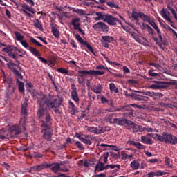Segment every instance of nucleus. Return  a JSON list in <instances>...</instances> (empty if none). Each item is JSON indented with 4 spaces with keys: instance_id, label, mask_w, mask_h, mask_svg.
Returning a JSON list of instances; mask_svg holds the SVG:
<instances>
[{
    "instance_id": "obj_1",
    "label": "nucleus",
    "mask_w": 177,
    "mask_h": 177,
    "mask_svg": "<svg viewBox=\"0 0 177 177\" xmlns=\"http://www.w3.org/2000/svg\"><path fill=\"white\" fill-rule=\"evenodd\" d=\"M45 100V95H42V97L37 99V116L39 120H41V133H43V138L47 140V142H52L53 131L50 128L52 125V116L50 113L48 111V105L44 102Z\"/></svg>"
},
{
    "instance_id": "obj_2",
    "label": "nucleus",
    "mask_w": 177,
    "mask_h": 177,
    "mask_svg": "<svg viewBox=\"0 0 177 177\" xmlns=\"http://www.w3.org/2000/svg\"><path fill=\"white\" fill-rule=\"evenodd\" d=\"M129 91L131 92H135L136 93H132L131 94H129L128 93V91H124V95L127 97L134 99L136 102H149V100H150L149 97H152V99L155 100L156 99H160L164 96V94L154 91H139L132 90L131 88H129ZM136 93H141L143 95Z\"/></svg>"
},
{
    "instance_id": "obj_3",
    "label": "nucleus",
    "mask_w": 177,
    "mask_h": 177,
    "mask_svg": "<svg viewBox=\"0 0 177 177\" xmlns=\"http://www.w3.org/2000/svg\"><path fill=\"white\" fill-rule=\"evenodd\" d=\"M44 102L46 104L47 107L54 110V112L56 114H61L59 107H60V106H62V103H63V99L62 97L58 96L57 97L54 98H46V95H45Z\"/></svg>"
},
{
    "instance_id": "obj_4",
    "label": "nucleus",
    "mask_w": 177,
    "mask_h": 177,
    "mask_svg": "<svg viewBox=\"0 0 177 177\" xmlns=\"http://www.w3.org/2000/svg\"><path fill=\"white\" fill-rule=\"evenodd\" d=\"M2 52H4V53H7L9 57L14 59V60H15V62H17V64H19L20 62L18 60L19 57H17V52L21 53V51L19 50L17 47L15 46L8 45L6 48H3L2 49Z\"/></svg>"
},
{
    "instance_id": "obj_5",
    "label": "nucleus",
    "mask_w": 177,
    "mask_h": 177,
    "mask_svg": "<svg viewBox=\"0 0 177 177\" xmlns=\"http://www.w3.org/2000/svg\"><path fill=\"white\" fill-rule=\"evenodd\" d=\"M28 104L27 102H24L21 104V119L19 120V126L23 128L24 131H26V121L27 120V117L28 115V113L27 112V106Z\"/></svg>"
},
{
    "instance_id": "obj_6",
    "label": "nucleus",
    "mask_w": 177,
    "mask_h": 177,
    "mask_svg": "<svg viewBox=\"0 0 177 177\" xmlns=\"http://www.w3.org/2000/svg\"><path fill=\"white\" fill-rule=\"evenodd\" d=\"M172 137V134L167 132H163L162 136L160 134H155L154 139H156L158 142H165V143H167L171 145V139Z\"/></svg>"
},
{
    "instance_id": "obj_7",
    "label": "nucleus",
    "mask_w": 177,
    "mask_h": 177,
    "mask_svg": "<svg viewBox=\"0 0 177 177\" xmlns=\"http://www.w3.org/2000/svg\"><path fill=\"white\" fill-rule=\"evenodd\" d=\"M93 28L95 31H100V32H104L107 34L109 32V26L103 22H97L93 26Z\"/></svg>"
},
{
    "instance_id": "obj_8",
    "label": "nucleus",
    "mask_w": 177,
    "mask_h": 177,
    "mask_svg": "<svg viewBox=\"0 0 177 177\" xmlns=\"http://www.w3.org/2000/svg\"><path fill=\"white\" fill-rule=\"evenodd\" d=\"M85 127L87 129V131L88 132H91V133H95V135H100L102 133H104L107 129L106 127H89V126H85Z\"/></svg>"
},
{
    "instance_id": "obj_9",
    "label": "nucleus",
    "mask_w": 177,
    "mask_h": 177,
    "mask_svg": "<svg viewBox=\"0 0 177 177\" xmlns=\"http://www.w3.org/2000/svg\"><path fill=\"white\" fill-rule=\"evenodd\" d=\"M81 19L78 17L73 18L71 22V24L74 28V30L79 31V32H81L82 35H85V32H84V30L81 28Z\"/></svg>"
},
{
    "instance_id": "obj_10",
    "label": "nucleus",
    "mask_w": 177,
    "mask_h": 177,
    "mask_svg": "<svg viewBox=\"0 0 177 177\" xmlns=\"http://www.w3.org/2000/svg\"><path fill=\"white\" fill-rule=\"evenodd\" d=\"M104 21L108 23L109 26H117V23H119V24H122L121 20L118 19V18L114 17L109 14H106V17Z\"/></svg>"
},
{
    "instance_id": "obj_11",
    "label": "nucleus",
    "mask_w": 177,
    "mask_h": 177,
    "mask_svg": "<svg viewBox=\"0 0 177 177\" xmlns=\"http://www.w3.org/2000/svg\"><path fill=\"white\" fill-rule=\"evenodd\" d=\"M75 38L78 41V42H80V44H81L84 46H86V48L88 49V50H89V52L93 53V55H95V51L93 50V48L89 45V43H88V41L84 40L82 37H81V36H80V35L78 34L75 35Z\"/></svg>"
},
{
    "instance_id": "obj_12",
    "label": "nucleus",
    "mask_w": 177,
    "mask_h": 177,
    "mask_svg": "<svg viewBox=\"0 0 177 177\" xmlns=\"http://www.w3.org/2000/svg\"><path fill=\"white\" fill-rule=\"evenodd\" d=\"M113 125H119V127H124V125H128V124H132V121L128 120L125 118H114Z\"/></svg>"
},
{
    "instance_id": "obj_13",
    "label": "nucleus",
    "mask_w": 177,
    "mask_h": 177,
    "mask_svg": "<svg viewBox=\"0 0 177 177\" xmlns=\"http://www.w3.org/2000/svg\"><path fill=\"white\" fill-rule=\"evenodd\" d=\"M89 73V71H77V81L80 85H83L84 82H85V77H87V75H91V73Z\"/></svg>"
},
{
    "instance_id": "obj_14",
    "label": "nucleus",
    "mask_w": 177,
    "mask_h": 177,
    "mask_svg": "<svg viewBox=\"0 0 177 177\" xmlns=\"http://www.w3.org/2000/svg\"><path fill=\"white\" fill-rule=\"evenodd\" d=\"M29 50L30 51V53L32 54L33 56L38 57L40 62H42V63H44V64H48V60L41 57V53H39V51H38L37 48L34 47H29Z\"/></svg>"
},
{
    "instance_id": "obj_15",
    "label": "nucleus",
    "mask_w": 177,
    "mask_h": 177,
    "mask_svg": "<svg viewBox=\"0 0 177 177\" xmlns=\"http://www.w3.org/2000/svg\"><path fill=\"white\" fill-rule=\"evenodd\" d=\"M21 126L19 124H15L9 128V131L12 135H15V136H17V135H20L21 133Z\"/></svg>"
},
{
    "instance_id": "obj_16",
    "label": "nucleus",
    "mask_w": 177,
    "mask_h": 177,
    "mask_svg": "<svg viewBox=\"0 0 177 177\" xmlns=\"http://www.w3.org/2000/svg\"><path fill=\"white\" fill-rule=\"evenodd\" d=\"M155 84H151L149 88L151 89H165L167 88V83L162 81H155Z\"/></svg>"
},
{
    "instance_id": "obj_17",
    "label": "nucleus",
    "mask_w": 177,
    "mask_h": 177,
    "mask_svg": "<svg viewBox=\"0 0 177 177\" xmlns=\"http://www.w3.org/2000/svg\"><path fill=\"white\" fill-rule=\"evenodd\" d=\"M46 168H50L52 172H54V174H58V172H60V167L59 165V162H54L51 164H46Z\"/></svg>"
},
{
    "instance_id": "obj_18",
    "label": "nucleus",
    "mask_w": 177,
    "mask_h": 177,
    "mask_svg": "<svg viewBox=\"0 0 177 177\" xmlns=\"http://www.w3.org/2000/svg\"><path fill=\"white\" fill-rule=\"evenodd\" d=\"M148 75L149 77H146L147 80H153V78H156V80L161 79L160 73H156L153 68L148 71Z\"/></svg>"
},
{
    "instance_id": "obj_19",
    "label": "nucleus",
    "mask_w": 177,
    "mask_h": 177,
    "mask_svg": "<svg viewBox=\"0 0 177 177\" xmlns=\"http://www.w3.org/2000/svg\"><path fill=\"white\" fill-rule=\"evenodd\" d=\"M46 167V164H41V165H38L37 166H33L32 167H30V172H39L44 169H45Z\"/></svg>"
},
{
    "instance_id": "obj_20",
    "label": "nucleus",
    "mask_w": 177,
    "mask_h": 177,
    "mask_svg": "<svg viewBox=\"0 0 177 177\" xmlns=\"http://www.w3.org/2000/svg\"><path fill=\"white\" fill-rule=\"evenodd\" d=\"M160 15L161 16L163 17V19H165L167 20V21H168L169 23H171V24H174V21H172V19H171V17L169 16H171V12H169V11H165V10L162 9L160 11Z\"/></svg>"
},
{
    "instance_id": "obj_21",
    "label": "nucleus",
    "mask_w": 177,
    "mask_h": 177,
    "mask_svg": "<svg viewBox=\"0 0 177 177\" xmlns=\"http://www.w3.org/2000/svg\"><path fill=\"white\" fill-rule=\"evenodd\" d=\"M125 110H129V106H120L115 107L114 109H107L106 111H108L109 113H113V111H122V113H124Z\"/></svg>"
},
{
    "instance_id": "obj_22",
    "label": "nucleus",
    "mask_w": 177,
    "mask_h": 177,
    "mask_svg": "<svg viewBox=\"0 0 177 177\" xmlns=\"http://www.w3.org/2000/svg\"><path fill=\"white\" fill-rule=\"evenodd\" d=\"M127 125L131 126V128H132L133 132H143V129L142 128V126L138 125L132 121L131 123L128 124Z\"/></svg>"
},
{
    "instance_id": "obj_23",
    "label": "nucleus",
    "mask_w": 177,
    "mask_h": 177,
    "mask_svg": "<svg viewBox=\"0 0 177 177\" xmlns=\"http://www.w3.org/2000/svg\"><path fill=\"white\" fill-rule=\"evenodd\" d=\"M127 145H133L138 150H144V149H145V145H143V144H141V143L138 142H135L133 140L128 141Z\"/></svg>"
},
{
    "instance_id": "obj_24",
    "label": "nucleus",
    "mask_w": 177,
    "mask_h": 177,
    "mask_svg": "<svg viewBox=\"0 0 177 177\" xmlns=\"http://www.w3.org/2000/svg\"><path fill=\"white\" fill-rule=\"evenodd\" d=\"M95 171H97L98 172H102V171H106V166H104V163L99 160L95 165Z\"/></svg>"
},
{
    "instance_id": "obj_25",
    "label": "nucleus",
    "mask_w": 177,
    "mask_h": 177,
    "mask_svg": "<svg viewBox=\"0 0 177 177\" xmlns=\"http://www.w3.org/2000/svg\"><path fill=\"white\" fill-rule=\"evenodd\" d=\"M68 109L71 115H75V111H77V109L75 108V104H74V102H72L71 101L68 102Z\"/></svg>"
},
{
    "instance_id": "obj_26",
    "label": "nucleus",
    "mask_w": 177,
    "mask_h": 177,
    "mask_svg": "<svg viewBox=\"0 0 177 177\" xmlns=\"http://www.w3.org/2000/svg\"><path fill=\"white\" fill-rule=\"evenodd\" d=\"M51 26V32L55 37V38H59L60 37V31L57 28L53 26V24H50Z\"/></svg>"
},
{
    "instance_id": "obj_27",
    "label": "nucleus",
    "mask_w": 177,
    "mask_h": 177,
    "mask_svg": "<svg viewBox=\"0 0 177 177\" xmlns=\"http://www.w3.org/2000/svg\"><path fill=\"white\" fill-rule=\"evenodd\" d=\"M68 9H69V10H73L74 13H77V15H79L80 16H85V15H86L85 11L82 9H77L73 7H68Z\"/></svg>"
},
{
    "instance_id": "obj_28",
    "label": "nucleus",
    "mask_w": 177,
    "mask_h": 177,
    "mask_svg": "<svg viewBox=\"0 0 177 177\" xmlns=\"http://www.w3.org/2000/svg\"><path fill=\"white\" fill-rule=\"evenodd\" d=\"M16 82L18 85L19 92L24 93V83L19 80V77H15Z\"/></svg>"
},
{
    "instance_id": "obj_29",
    "label": "nucleus",
    "mask_w": 177,
    "mask_h": 177,
    "mask_svg": "<svg viewBox=\"0 0 177 177\" xmlns=\"http://www.w3.org/2000/svg\"><path fill=\"white\" fill-rule=\"evenodd\" d=\"M71 99L75 102V103H78L80 102V98L78 97V93L77 92V88H74V90L71 91Z\"/></svg>"
},
{
    "instance_id": "obj_30",
    "label": "nucleus",
    "mask_w": 177,
    "mask_h": 177,
    "mask_svg": "<svg viewBox=\"0 0 177 177\" xmlns=\"http://www.w3.org/2000/svg\"><path fill=\"white\" fill-rule=\"evenodd\" d=\"M141 20L144 21V23H148V24H151V21L154 19H151V18L149 15H146V14L143 13L141 14Z\"/></svg>"
},
{
    "instance_id": "obj_31",
    "label": "nucleus",
    "mask_w": 177,
    "mask_h": 177,
    "mask_svg": "<svg viewBox=\"0 0 177 177\" xmlns=\"http://www.w3.org/2000/svg\"><path fill=\"white\" fill-rule=\"evenodd\" d=\"M141 142L145 145H153V140L146 136H141Z\"/></svg>"
},
{
    "instance_id": "obj_32",
    "label": "nucleus",
    "mask_w": 177,
    "mask_h": 177,
    "mask_svg": "<svg viewBox=\"0 0 177 177\" xmlns=\"http://www.w3.org/2000/svg\"><path fill=\"white\" fill-rule=\"evenodd\" d=\"M130 167L132 168L133 171H136L138 168H140V163H139L138 160H133L130 163Z\"/></svg>"
},
{
    "instance_id": "obj_33",
    "label": "nucleus",
    "mask_w": 177,
    "mask_h": 177,
    "mask_svg": "<svg viewBox=\"0 0 177 177\" xmlns=\"http://www.w3.org/2000/svg\"><path fill=\"white\" fill-rule=\"evenodd\" d=\"M114 115H115V113H109L105 117L106 120L113 125H114Z\"/></svg>"
},
{
    "instance_id": "obj_34",
    "label": "nucleus",
    "mask_w": 177,
    "mask_h": 177,
    "mask_svg": "<svg viewBox=\"0 0 177 177\" xmlns=\"http://www.w3.org/2000/svg\"><path fill=\"white\" fill-rule=\"evenodd\" d=\"M102 89H103L102 84H97L94 88H91V91H93L94 93L98 95L99 93H102Z\"/></svg>"
},
{
    "instance_id": "obj_35",
    "label": "nucleus",
    "mask_w": 177,
    "mask_h": 177,
    "mask_svg": "<svg viewBox=\"0 0 177 177\" xmlns=\"http://www.w3.org/2000/svg\"><path fill=\"white\" fill-rule=\"evenodd\" d=\"M87 73L90 74V75H104V71L90 70Z\"/></svg>"
},
{
    "instance_id": "obj_36",
    "label": "nucleus",
    "mask_w": 177,
    "mask_h": 177,
    "mask_svg": "<svg viewBox=\"0 0 177 177\" xmlns=\"http://www.w3.org/2000/svg\"><path fill=\"white\" fill-rule=\"evenodd\" d=\"M102 39L104 42L111 44V42H113L114 41V37L111 36H102Z\"/></svg>"
},
{
    "instance_id": "obj_37",
    "label": "nucleus",
    "mask_w": 177,
    "mask_h": 177,
    "mask_svg": "<svg viewBox=\"0 0 177 177\" xmlns=\"http://www.w3.org/2000/svg\"><path fill=\"white\" fill-rule=\"evenodd\" d=\"M20 6H21L22 9H24V10H28V12H30V13H32L33 15L34 13H35L34 10L30 8V6L26 3H21Z\"/></svg>"
},
{
    "instance_id": "obj_38",
    "label": "nucleus",
    "mask_w": 177,
    "mask_h": 177,
    "mask_svg": "<svg viewBox=\"0 0 177 177\" xmlns=\"http://www.w3.org/2000/svg\"><path fill=\"white\" fill-rule=\"evenodd\" d=\"M109 90L111 92L114 93H118L120 91L118 90V88L115 86V84L114 83H111L109 84Z\"/></svg>"
},
{
    "instance_id": "obj_39",
    "label": "nucleus",
    "mask_w": 177,
    "mask_h": 177,
    "mask_svg": "<svg viewBox=\"0 0 177 177\" xmlns=\"http://www.w3.org/2000/svg\"><path fill=\"white\" fill-rule=\"evenodd\" d=\"M96 15L97 16V18H95V20H103V21H104V20H106V17L107 16V14H102V12H96Z\"/></svg>"
},
{
    "instance_id": "obj_40",
    "label": "nucleus",
    "mask_w": 177,
    "mask_h": 177,
    "mask_svg": "<svg viewBox=\"0 0 177 177\" xmlns=\"http://www.w3.org/2000/svg\"><path fill=\"white\" fill-rule=\"evenodd\" d=\"M33 26H35L36 28H39L40 31H44V28H42V24H41V21H39V19H37L36 21L34 22Z\"/></svg>"
},
{
    "instance_id": "obj_41",
    "label": "nucleus",
    "mask_w": 177,
    "mask_h": 177,
    "mask_svg": "<svg viewBox=\"0 0 177 177\" xmlns=\"http://www.w3.org/2000/svg\"><path fill=\"white\" fill-rule=\"evenodd\" d=\"M142 12H136V11H133L131 14L132 19H134V20H138V18H141Z\"/></svg>"
},
{
    "instance_id": "obj_42",
    "label": "nucleus",
    "mask_w": 177,
    "mask_h": 177,
    "mask_svg": "<svg viewBox=\"0 0 177 177\" xmlns=\"http://www.w3.org/2000/svg\"><path fill=\"white\" fill-rule=\"evenodd\" d=\"M121 165H105L106 171L107 169H114V168H118V169H120Z\"/></svg>"
},
{
    "instance_id": "obj_43",
    "label": "nucleus",
    "mask_w": 177,
    "mask_h": 177,
    "mask_svg": "<svg viewBox=\"0 0 177 177\" xmlns=\"http://www.w3.org/2000/svg\"><path fill=\"white\" fill-rule=\"evenodd\" d=\"M15 35L16 39L19 42H21V41H23V39H24V36H23L21 33L19 32H15Z\"/></svg>"
},
{
    "instance_id": "obj_44",
    "label": "nucleus",
    "mask_w": 177,
    "mask_h": 177,
    "mask_svg": "<svg viewBox=\"0 0 177 177\" xmlns=\"http://www.w3.org/2000/svg\"><path fill=\"white\" fill-rule=\"evenodd\" d=\"M14 75H15L16 78H19V80H23V75H21L17 69H13L12 71Z\"/></svg>"
},
{
    "instance_id": "obj_45",
    "label": "nucleus",
    "mask_w": 177,
    "mask_h": 177,
    "mask_svg": "<svg viewBox=\"0 0 177 177\" xmlns=\"http://www.w3.org/2000/svg\"><path fill=\"white\" fill-rule=\"evenodd\" d=\"M6 64H7L8 68H9L10 70H12V71H13V70L16 69V68H15V66H17V65H16V64H15V63L13 62V61H10V62L7 63Z\"/></svg>"
},
{
    "instance_id": "obj_46",
    "label": "nucleus",
    "mask_w": 177,
    "mask_h": 177,
    "mask_svg": "<svg viewBox=\"0 0 177 177\" xmlns=\"http://www.w3.org/2000/svg\"><path fill=\"white\" fill-rule=\"evenodd\" d=\"M80 141L82 142V143H84V145H92V141L91 139H87V138H80Z\"/></svg>"
},
{
    "instance_id": "obj_47",
    "label": "nucleus",
    "mask_w": 177,
    "mask_h": 177,
    "mask_svg": "<svg viewBox=\"0 0 177 177\" xmlns=\"http://www.w3.org/2000/svg\"><path fill=\"white\" fill-rule=\"evenodd\" d=\"M106 5L109 6V8H115V9H120L118 5L114 3V2L109 1L106 3Z\"/></svg>"
},
{
    "instance_id": "obj_48",
    "label": "nucleus",
    "mask_w": 177,
    "mask_h": 177,
    "mask_svg": "<svg viewBox=\"0 0 177 177\" xmlns=\"http://www.w3.org/2000/svg\"><path fill=\"white\" fill-rule=\"evenodd\" d=\"M102 56H103V57H104V59H106V60H107L109 64H111V65H114V66H120V64L117 63V62H113L110 60H109V57H106V55L103 53H102Z\"/></svg>"
},
{
    "instance_id": "obj_49",
    "label": "nucleus",
    "mask_w": 177,
    "mask_h": 177,
    "mask_svg": "<svg viewBox=\"0 0 177 177\" xmlns=\"http://www.w3.org/2000/svg\"><path fill=\"white\" fill-rule=\"evenodd\" d=\"M57 71L58 73H61V74H68V70L64 68H57Z\"/></svg>"
},
{
    "instance_id": "obj_50",
    "label": "nucleus",
    "mask_w": 177,
    "mask_h": 177,
    "mask_svg": "<svg viewBox=\"0 0 177 177\" xmlns=\"http://www.w3.org/2000/svg\"><path fill=\"white\" fill-rule=\"evenodd\" d=\"M165 162L168 168H172V165H171V159H169V158L166 157L165 159Z\"/></svg>"
},
{
    "instance_id": "obj_51",
    "label": "nucleus",
    "mask_w": 177,
    "mask_h": 177,
    "mask_svg": "<svg viewBox=\"0 0 177 177\" xmlns=\"http://www.w3.org/2000/svg\"><path fill=\"white\" fill-rule=\"evenodd\" d=\"M21 44L22 45V46H24V48H26V49H28L30 50V48H32L31 46H30V45H28V43H27V41L26 40H22L21 41Z\"/></svg>"
},
{
    "instance_id": "obj_52",
    "label": "nucleus",
    "mask_w": 177,
    "mask_h": 177,
    "mask_svg": "<svg viewBox=\"0 0 177 177\" xmlns=\"http://www.w3.org/2000/svg\"><path fill=\"white\" fill-rule=\"evenodd\" d=\"M30 41L32 44H35V45H37V46L42 47L43 46L39 43L37 39H34V37L30 38Z\"/></svg>"
},
{
    "instance_id": "obj_53",
    "label": "nucleus",
    "mask_w": 177,
    "mask_h": 177,
    "mask_svg": "<svg viewBox=\"0 0 177 177\" xmlns=\"http://www.w3.org/2000/svg\"><path fill=\"white\" fill-rule=\"evenodd\" d=\"M170 145H177V137L171 134Z\"/></svg>"
},
{
    "instance_id": "obj_54",
    "label": "nucleus",
    "mask_w": 177,
    "mask_h": 177,
    "mask_svg": "<svg viewBox=\"0 0 177 177\" xmlns=\"http://www.w3.org/2000/svg\"><path fill=\"white\" fill-rule=\"evenodd\" d=\"M75 146H77V148L80 149V150H84V145L80 142V141H75Z\"/></svg>"
},
{
    "instance_id": "obj_55",
    "label": "nucleus",
    "mask_w": 177,
    "mask_h": 177,
    "mask_svg": "<svg viewBox=\"0 0 177 177\" xmlns=\"http://www.w3.org/2000/svg\"><path fill=\"white\" fill-rule=\"evenodd\" d=\"M6 130L5 128H2L0 129V139H6V137L5 136H3V133H5Z\"/></svg>"
},
{
    "instance_id": "obj_56",
    "label": "nucleus",
    "mask_w": 177,
    "mask_h": 177,
    "mask_svg": "<svg viewBox=\"0 0 177 177\" xmlns=\"http://www.w3.org/2000/svg\"><path fill=\"white\" fill-rule=\"evenodd\" d=\"M103 157H104V164H107L109 161V152L104 153Z\"/></svg>"
},
{
    "instance_id": "obj_57",
    "label": "nucleus",
    "mask_w": 177,
    "mask_h": 177,
    "mask_svg": "<svg viewBox=\"0 0 177 177\" xmlns=\"http://www.w3.org/2000/svg\"><path fill=\"white\" fill-rule=\"evenodd\" d=\"M147 30L149 35H154L155 34L154 30H153V28H151L150 26L148 25Z\"/></svg>"
},
{
    "instance_id": "obj_58",
    "label": "nucleus",
    "mask_w": 177,
    "mask_h": 177,
    "mask_svg": "<svg viewBox=\"0 0 177 177\" xmlns=\"http://www.w3.org/2000/svg\"><path fill=\"white\" fill-rule=\"evenodd\" d=\"M167 8L169 10H170V12H171L174 17L176 15V12H175V10H174V8L169 4L167 6Z\"/></svg>"
},
{
    "instance_id": "obj_59",
    "label": "nucleus",
    "mask_w": 177,
    "mask_h": 177,
    "mask_svg": "<svg viewBox=\"0 0 177 177\" xmlns=\"http://www.w3.org/2000/svg\"><path fill=\"white\" fill-rule=\"evenodd\" d=\"M152 39L153 41L156 42V45H158V46L161 47L162 46V43L160 41V39L156 37H152Z\"/></svg>"
},
{
    "instance_id": "obj_60",
    "label": "nucleus",
    "mask_w": 177,
    "mask_h": 177,
    "mask_svg": "<svg viewBox=\"0 0 177 177\" xmlns=\"http://www.w3.org/2000/svg\"><path fill=\"white\" fill-rule=\"evenodd\" d=\"M168 173L165 171H161V170H159L156 172V176H162L163 175H167Z\"/></svg>"
},
{
    "instance_id": "obj_61",
    "label": "nucleus",
    "mask_w": 177,
    "mask_h": 177,
    "mask_svg": "<svg viewBox=\"0 0 177 177\" xmlns=\"http://www.w3.org/2000/svg\"><path fill=\"white\" fill-rule=\"evenodd\" d=\"M127 84H130L131 85H136L138 82L133 79H129L127 80Z\"/></svg>"
},
{
    "instance_id": "obj_62",
    "label": "nucleus",
    "mask_w": 177,
    "mask_h": 177,
    "mask_svg": "<svg viewBox=\"0 0 177 177\" xmlns=\"http://www.w3.org/2000/svg\"><path fill=\"white\" fill-rule=\"evenodd\" d=\"M149 66H153V67H155V68H160V64L153 63V62H149Z\"/></svg>"
},
{
    "instance_id": "obj_63",
    "label": "nucleus",
    "mask_w": 177,
    "mask_h": 177,
    "mask_svg": "<svg viewBox=\"0 0 177 177\" xmlns=\"http://www.w3.org/2000/svg\"><path fill=\"white\" fill-rule=\"evenodd\" d=\"M98 149H102V147H110L111 145H109L107 144H101V145H97Z\"/></svg>"
},
{
    "instance_id": "obj_64",
    "label": "nucleus",
    "mask_w": 177,
    "mask_h": 177,
    "mask_svg": "<svg viewBox=\"0 0 177 177\" xmlns=\"http://www.w3.org/2000/svg\"><path fill=\"white\" fill-rule=\"evenodd\" d=\"M18 150H19L20 151H27L30 150V147H21L19 148V149H18Z\"/></svg>"
}]
</instances>
